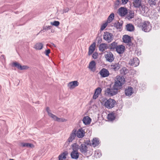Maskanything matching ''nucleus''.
Masks as SVG:
<instances>
[{
    "instance_id": "32",
    "label": "nucleus",
    "mask_w": 160,
    "mask_h": 160,
    "mask_svg": "<svg viewBox=\"0 0 160 160\" xmlns=\"http://www.w3.org/2000/svg\"><path fill=\"white\" fill-rule=\"evenodd\" d=\"M122 22H116L114 24V26L117 29H120L122 28Z\"/></svg>"
},
{
    "instance_id": "12",
    "label": "nucleus",
    "mask_w": 160,
    "mask_h": 160,
    "mask_svg": "<svg viewBox=\"0 0 160 160\" xmlns=\"http://www.w3.org/2000/svg\"><path fill=\"white\" fill-rule=\"evenodd\" d=\"M118 14L122 17L124 16L128 13V10L125 8L121 7L118 10Z\"/></svg>"
},
{
    "instance_id": "18",
    "label": "nucleus",
    "mask_w": 160,
    "mask_h": 160,
    "mask_svg": "<svg viewBox=\"0 0 160 160\" xmlns=\"http://www.w3.org/2000/svg\"><path fill=\"white\" fill-rule=\"evenodd\" d=\"M121 65L119 62L112 63L111 65V68L113 69L114 71L118 70L120 68Z\"/></svg>"
},
{
    "instance_id": "35",
    "label": "nucleus",
    "mask_w": 160,
    "mask_h": 160,
    "mask_svg": "<svg viewBox=\"0 0 160 160\" xmlns=\"http://www.w3.org/2000/svg\"><path fill=\"white\" fill-rule=\"evenodd\" d=\"M114 17V14L113 13H111L110 15L108 17L107 20V23L111 22L112 20L113 19Z\"/></svg>"
},
{
    "instance_id": "14",
    "label": "nucleus",
    "mask_w": 160,
    "mask_h": 160,
    "mask_svg": "<svg viewBox=\"0 0 160 160\" xmlns=\"http://www.w3.org/2000/svg\"><path fill=\"white\" fill-rule=\"evenodd\" d=\"M79 85V82L77 81H74L69 82L68 85L70 89H72L78 86Z\"/></svg>"
},
{
    "instance_id": "43",
    "label": "nucleus",
    "mask_w": 160,
    "mask_h": 160,
    "mask_svg": "<svg viewBox=\"0 0 160 160\" xmlns=\"http://www.w3.org/2000/svg\"><path fill=\"white\" fill-rule=\"evenodd\" d=\"M108 25V23L106 22L102 25L101 27L100 30L101 31H102Z\"/></svg>"
},
{
    "instance_id": "37",
    "label": "nucleus",
    "mask_w": 160,
    "mask_h": 160,
    "mask_svg": "<svg viewBox=\"0 0 160 160\" xmlns=\"http://www.w3.org/2000/svg\"><path fill=\"white\" fill-rule=\"evenodd\" d=\"M149 5L151 7H153L156 4L157 0H148Z\"/></svg>"
},
{
    "instance_id": "46",
    "label": "nucleus",
    "mask_w": 160,
    "mask_h": 160,
    "mask_svg": "<svg viewBox=\"0 0 160 160\" xmlns=\"http://www.w3.org/2000/svg\"><path fill=\"white\" fill-rule=\"evenodd\" d=\"M28 68V67L27 66L24 65L23 66H22L21 65V67L20 68V70H25V69H27Z\"/></svg>"
},
{
    "instance_id": "31",
    "label": "nucleus",
    "mask_w": 160,
    "mask_h": 160,
    "mask_svg": "<svg viewBox=\"0 0 160 160\" xmlns=\"http://www.w3.org/2000/svg\"><path fill=\"white\" fill-rule=\"evenodd\" d=\"M52 26H44L42 27V30L37 35L40 33L42 31L43 32H46L49 30L51 29Z\"/></svg>"
},
{
    "instance_id": "26",
    "label": "nucleus",
    "mask_w": 160,
    "mask_h": 160,
    "mask_svg": "<svg viewBox=\"0 0 160 160\" xmlns=\"http://www.w3.org/2000/svg\"><path fill=\"white\" fill-rule=\"evenodd\" d=\"M91 119L88 116L84 117L83 119V122L85 125L89 124L91 122Z\"/></svg>"
},
{
    "instance_id": "16",
    "label": "nucleus",
    "mask_w": 160,
    "mask_h": 160,
    "mask_svg": "<svg viewBox=\"0 0 160 160\" xmlns=\"http://www.w3.org/2000/svg\"><path fill=\"white\" fill-rule=\"evenodd\" d=\"M102 91V89L100 88H97L95 91L93 98L94 99H96L98 97L99 94H100Z\"/></svg>"
},
{
    "instance_id": "6",
    "label": "nucleus",
    "mask_w": 160,
    "mask_h": 160,
    "mask_svg": "<svg viewBox=\"0 0 160 160\" xmlns=\"http://www.w3.org/2000/svg\"><path fill=\"white\" fill-rule=\"evenodd\" d=\"M103 39L109 43L111 42L113 40V34L108 32H105L103 35Z\"/></svg>"
},
{
    "instance_id": "36",
    "label": "nucleus",
    "mask_w": 160,
    "mask_h": 160,
    "mask_svg": "<svg viewBox=\"0 0 160 160\" xmlns=\"http://www.w3.org/2000/svg\"><path fill=\"white\" fill-rule=\"evenodd\" d=\"M43 47V45L42 43H37L35 46L34 48L37 49L41 50L42 48Z\"/></svg>"
},
{
    "instance_id": "20",
    "label": "nucleus",
    "mask_w": 160,
    "mask_h": 160,
    "mask_svg": "<svg viewBox=\"0 0 160 160\" xmlns=\"http://www.w3.org/2000/svg\"><path fill=\"white\" fill-rule=\"evenodd\" d=\"M122 40L123 42L125 43H129L131 42V37L128 35H124L123 36Z\"/></svg>"
},
{
    "instance_id": "30",
    "label": "nucleus",
    "mask_w": 160,
    "mask_h": 160,
    "mask_svg": "<svg viewBox=\"0 0 160 160\" xmlns=\"http://www.w3.org/2000/svg\"><path fill=\"white\" fill-rule=\"evenodd\" d=\"M71 158L74 159H77L79 156L78 152H75V151H72L71 153Z\"/></svg>"
},
{
    "instance_id": "50",
    "label": "nucleus",
    "mask_w": 160,
    "mask_h": 160,
    "mask_svg": "<svg viewBox=\"0 0 160 160\" xmlns=\"http://www.w3.org/2000/svg\"><path fill=\"white\" fill-rule=\"evenodd\" d=\"M128 1V0H122V3L123 4H126Z\"/></svg>"
},
{
    "instance_id": "51",
    "label": "nucleus",
    "mask_w": 160,
    "mask_h": 160,
    "mask_svg": "<svg viewBox=\"0 0 160 160\" xmlns=\"http://www.w3.org/2000/svg\"><path fill=\"white\" fill-rule=\"evenodd\" d=\"M0 58L1 59H3V60H5V57L4 55H2L0 57Z\"/></svg>"
},
{
    "instance_id": "10",
    "label": "nucleus",
    "mask_w": 160,
    "mask_h": 160,
    "mask_svg": "<svg viewBox=\"0 0 160 160\" xmlns=\"http://www.w3.org/2000/svg\"><path fill=\"white\" fill-rule=\"evenodd\" d=\"M105 58L107 61L109 62H112L114 59L113 55L111 52H107V54L105 55Z\"/></svg>"
},
{
    "instance_id": "7",
    "label": "nucleus",
    "mask_w": 160,
    "mask_h": 160,
    "mask_svg": "<svg viewBox=\"0 0 160 160\" xmlns=\"http://www.w3.org/2000/svg\"><path fill=\"white\" fill-rule=\"evenodd\" d=\"M139 63V61L136 57L131 59L130 60L129 64L131 66L136 67L138 66Z\"/></svg>"
},
{
    "instance_id": "13",
    "label": "nucleus",
    "mask_w": 160,
    "mask_h": 160,
    "mask_svg": "<svg viewBox=\"0 0 160 160\" xmlns=\"http://www.w3.org/2000/svg\"><path fill=\"white\" fill-rule=\"evenodd\" d=\"M99 73L102 77H106L108 76L109 72L108 70L103 68L100 71Z\"/></svg>"
},
{
    "instance_id": "15",
    "label": "nucleus",
    "mask_w": 160,
    "mask_h": 160,
    "mask_svg": "<svg viewBox=\"0 0 160 160\" xmlns=\"http://www.w3.org/2000/svg\"><path fill=\"white\" fill-rule=\"evenodd\" d=\"M125 49V47L123 45H121L118 46L116 50L119 54H122L124 52Z\"/></svg>"
},
{
    "instance_id": "44",
    "label": "nucleus",
    "mask_w": 160,
    "mask_h": 160,
    "mask_svg": "<svg viewBox=\"0 0 160 160\" xmlns=\"http://www.w3.org/2000/svg\"><path fill=\"white\" fill-rule=\"evenodd\" d=\"M49 116L52 118L54 120L56 121L57 117L52 113H49Z\"/></svg>"
},
{
    "instance_id": "33",
    "label": "nucleus",
    "mask_w": 160,
    "mask_h": 160,
    "mask_svg": "<svg viewBox=\"0 0 160 160\" xmlns=\"http://www.w3.org/2000/svg\"><path fill=\"white\" fill-rule=\"evenodd\" d=\"M107 118L108 120L110 121H112L115 118L114 113H112L108 114Z\"/></svg>"
},
{
    "instance_id": "41",
    "label": "nucleus",
    "mask_w": 160,
    "mask_h": 160,
    "mask_svg": "<svg viewBox=\"0 0 160 160\" xmlns=\"http://www.w3.org/2000/svg\"><path fill=\"white\" fill-rule=\"evenodd\" d=\"M51 24L55 26H58L59 25L60 22L58 21H54L53 22H51Z\"/></svg>"
},
{
    "instance_id": "40",
    "label": "nucleus",
    "mask_w": 160,
    "mask_h": 160,
    "mask_svg": "<svg viewBox=\"0 0 160 160\" xmlns=\"http://www.w3.org/2000/svg\"><path fill=\"white\" fill-rule=\"evenodd\" d=\"M12 65L13 66L17 67L19 69H20V68L21 67V64L16 62H13L12 63Z\"/></svg>"
},
{
    "instance_id": "42",
    "label": "nucleus",
    "mask_w": 160,
    "mask_h": 160,
    "mask_svg": "<svg viewBox=\"0 0 160 160\" xmlns=\"http://www.w3.org/2000/svg\"><path fill=\"white\" fill-rule=\"evenodd\" d=\"M67 121V120L63 118H60L57 117L56 121L58 122H64Z\"/></svg>"
},
{
    "instance_id": "21",
    "label": "nucleus",
    "mask_w": 160,
    "mask_h": 160,
    "mask_svg": "<svg viewBox=\"0 0 160 160\" xmlns=\"http://www.w3.org/2000/svg\"><path fill=\"white\" fill-rule=\"evenodd\" d=\"M67 152L65 151L61 154L58 157L59 160H65L66 158V156L68 155Z\"/></svg>"
},
{
    "instance_id": "3",
    "label": "nucleus",
    "mask_w": 160,
    "mask_h": 160,
    "mask_svg": "<svg viewBox=\"0 0 160 160\" xmlns=\"http://www.w3.org/2000/svg\"><path fill=\"white\" fill-rule=\"evenodd\" d=\"M118 90L113 86L112 88H107L105 90V93L108 95L112 96L118 93Z\"/></svg>"
},
{
    "instance_id": "22",
    "label": "nucleus",
    "mask_w": 160,
    "mask_h": 160,
    "mask_svg": "<svg viewBox=\"0 0 160 160\" xmlns=\"http://www.w3.org/2000/svg\"><path fill=\"white\" fill-rule=\"evenodd\" d=\"M99 48L100 51L103 52L108 48L107 44L105 43H102L99 45Z\"/></svg>"
},
{
    "instance_id": "34",
    "label": "nucleus",
    "mask_w": 160,
    "mask_h": 160,
    "mask_svg": "<svg viewBox=\"0 0 160 160\" xmlns=\"http://www.w3.org/2000/svg\"><path fill=\"white\" fill-rule=\"evenodd\" d=\"M134 14L133 11H130L127 15V18L129 20L132 19L134 17Z\"/></svg>"
},
{
    "instance_id": "19",
    "label": "nucleus",
    "mask_w": 160,
    "mask_h": 160,
    "mask_svg": "<svg viewBox=\"0 0 160 160\" xmlns=\"http://www.w3.org/2000/svg\"><path fill=\"white\" fill-rule=\"evenodd\" d=\"M96 43L93 42L89 47L88 54L89 55H91L95 49Z\"/></svg>"
},
{
    "instance_id": "9",
    "label": "nucleus",
    "mask_w": 160,
    "mask_h": 160,
    "mask_svg": "<svg viewBox=\"0 0 160 160\" xmlns=\"http://www.w3.org/2000/svg\"><path fill=\"white\" fill-rule=\"evenodd\" d=\"M133 88L131 86H128L125 90V93L126 96H130L133 93Z\"/></svg>"
},
{
    "instance_id": "8",
    "label": "nucleus",
    "mask_w": 160,
    "mask_h": 160,
    "mask_svg": "<svg viewBox=\"0 0 160 160\" xmlns=\"http://www.w3.org/2000/svg\"><path fill=\"white\" fill-rule=\"evenodd\" d=\"M76 132L77 130L76 129H74L73 130L70 134V137L68 139V141L69 142H72L73 140L75 139L77 136Z\"/></svg>"
},
{
    "instance_id": "38",
    "label": "nucleus",
    "mask_w": 160,
    "mask_h": 160,
    "mask_svg": "<svg viewBox=\"0 0 160 160\" xmlns=\"http://www.w3.org/2000/svg\"><path fill=\"white\" fill-rule=\"evenodd\" d=\"M72 148L73 149L72 151H75V152H78V150L79 149V147L78 145L76 143L72 145Z\"/></svg>"
},
{
    "instance_id": "17",
    "label": "nucleus",
    "mask_w": 160,
    "mask_h": 160,
    "mask_svg": "<svg viewBox=\"0 0 160 160\" xmlns=\"http://www.w3.org/2000/svg\"><path fill=\"white\" fill-rule=\"evenodd\" d=\"M96 63L94 61L90 62L88 68L92 71L94 72L96 70Z\"/></svg>"
},
{
    "instance_id": "24",
    "label": "nucleus",
    "mask_w": 160,
    "mask_h": 160,
    "mask_svg": "<svg viewBox=\"0 0 160 160\" xmlns=\"http://www.w3.org/2000/svg\"><path fill=\"white\" fill-rule=\"evenodd\" d=\"M21 145L23 147H27L32 148L34 147V145L33 144L29 143L22 142L21 143Z\"/></svg>"
},
{
    "instance_id": "29",
    "label": "nucleus",
    "mask_w": 160,
    "mask_h": 160,
    "mask_svg": "<svg viewBox=\"0 0 160 160\" xmlns=\"http://www.w3.org/2000/svg\"><path fill=\"white\" fill-rule=\"evenodd\" d=\"M127 30L129 32H132L134 30V26L131 24H128L126 25Z\"/></svg>"
},
{
    "instance_id": "2",
    "label": "nucleus",
    "mask_w": 160,
    "mask_h": 160,
    "mask_svg": "<svg viewBox=\"0 0 160 160\" xmlns=\"http://www.w3.org/2000/svg\"><path fill=\"white\" fill-rule=\"evenodd\" d=\"M125 79L122 76H117L115 81L114 85V87L118 89H121L124 84Z\"/></svg>"
},
{
    "instance_id": "49",
    "label": "nucleus",
    "mask_w": 160,
    "mask_h": 160,
    "mask_svg": "<svg viewBox=\"0 0 160 160\" xmlns=\"http://www.w3.org/2000/svg\"><path fill=\"white\" fill-rule=\"evenodd\" d=\"M46 110L47 112H48V115H49V113H51L50 112V110L49 107H47L46 108Z\"/></svg>"
},
{
    "instance_id": "28",
    "label": "nucleus",
    "mask_w": 160,
    "mask_h": 160,
    "mask_svg": "<svg viewBox=\"0 0 160 160\" xmlns=\"http://www.w3.org/2000/svg\"><path fill=\"white\" fill-rule=\"evenodd\" d=\"M118 43L115 42H113L110 45V49L112 50H116L118 46Z\"/></svg>"
},
{
    "instance_id": "11",
    "label": "nucleus",
    "mask_w": 160,
    "mask_h": 160,
    "mask_svg": "<svg viewBox=\"0 0 160 160\" xmlns=\"http://www.w3.org/2000/svg\"><path fill=\"white\" fill-rule=\"evenodd\" d=\"M85 132L84 130L82 128H79L78 131L77 130V136L79 138H82L85 136Z\"/></svg>"
},
{
    "instance_id": "45",
    "label": "nucleus",
    "mask_w": 160,
    "mask_h": 160,
    "mask_svg": "<svg viewBox=\"0 0 160 160\" xmlns=\"http://www.w3.org/2000/svg\"><path fill=\"white\" fill-rule=\"evenodd\" d=\"M120 1L119 0H117L114 2V5L116 7H118L120 4H121Z\"/></svg>"
},
{
    "instance_id": "52",
    "label": "nucleus",
    "mask_w": 160,
    "mask_h": 160,
    "mask_svg": "<svg viewBox=\"0 0 160 160\" xmlns=\"http://www.w3.org/2000/svg\"><path fill=\"white\" fill-rule=\"evenodd\" d=\"M69 10V8H65L64 9V12H68V11Z\"/></svg>"
},
{
    "instance_id": "47",
    "label": "nucleus",
    "mask_w": 160,
    "mask_h": 160,
    "mask_svg": "<svg viewBox=\"0 0 160 160\" xmlns=\"http://www.w3.org/2000/svg\"><path fill=\"white\" fill-rule=\"evenodd\" d=\"M50 52V50L49 49H48L47 50H46L45 52V55L47 56H48L49 53Z\"/></svg>"
},
{
    "instance_id": "5",
    "label": "nucleus",
    "mask_w": 160,
    "mask_h": 160,
    "mask_svg": "<svg viewBox=\"0 0 160 160\" xmlns=\"http://www.w3.org/2000/svg\"><path fill=\"white\" fill-rule=\"evenodd\" d=\"M116 103V101L114 99L109 98L108 100L106 99L104 105L107 108L110 109L114 107Z\"/></svg>"
},
{
    "instance_id": "27",
    "label": "nucleus",
    "mask_w": 160,
    "mask_h": 160,
    "mask_svg": "<svg viewBox=\"0 0 160 160\" xmlns=\"http://www.w3.org/2000/svg\"><path fill=\"white\" fill-rule=\"evenodd\" d=\"M99 143V141L98 138H94L92 141V144L93 147L97 146Z\"/></svg>"
},
{
    "instance_id": "25",
    "label": "nucleus",
    "mask_w": 160,
    "mask_h": 160,
    "mask_svg": "<svg viewBox=\"0 0 160 160\" xmlns=\"http://www.w3.org/2000/svg\"><path fill=\"white\" fill-rule=\"evenodd\" d=\"M134 6L135 8H139L142 5L141 0H134L133 2Z\"/></svg>"
},
{
    "instance_id": "48",
    "label": "nucleus",
    "mask_w": 160,
    "mask_h": 160,
    "mask_svg": "<svg viewBox=\"0 0 160 160\" xmlns=\"http://www.w3.org/2000/svg\"><path fill=\"white\" fill-rule=\"evenodd\" d=\"M98 56V54L96 53H94L92 55V58L94 59H96L97 58Z\"/></svg>"
},
{
    "instance_id": "1",
    "label": "nucleus",
    "mask_w": 160,
    "mask_h": 160,
    "mask_svg": "<svg viewBox=\"0 0 160 160\" xmlns=\"http://www.w3.org/2000/svg\"><path fill=\"white\" fill-rule=\"evenodd\" d=\"M79 149L82 154L87 157L91 156L92 153V150L89 149V147L85 144H82L79 146Z\"/></svg>"
},
{
    "instance_id": "39",
    "label": "nucleus",
    "mask_w": 160,
    "mask_h": 160,
    "mask_svg": "<svg viewBox=\"0 0 160 160\" xmlns=\"http://www.w3.org/2000/svg\"><path fill=\"white\" fill-rule=\"evenodd\" d=\"M102 155L101 152L99 151H96L94 153L95 157L96 158H100Z\"/></svg>"
},
{
    "instance_id": "23",
    "label": "nucleus",
    "mask_w": 160,
    "mask_h": 160,
    "mask_svg": "<svg viewBox=\"0 0 160 160\" xmlns=\"http://www.w3.org/2000/svg\"><path fill=\"white\" fill-rule=\"evenodd\" d=\"M139 9L141 12V13L143 15H145L146 14V10L147 8L146 7L145 5H142L139 7Z\"/></svg>"
},
{
    "instance_id": "4",
    "label": "nucleus",
    "mask_w": 160,
    "mask_h": 160,
    "mask_svg": "<svg viewBox=\"0 0 160 160\" xmlns=\"http://www.w3.org/2000/svg\"><path fill=\"white\" fill-rule=\"evenodd\" d=\"M142 30L145 32H148L152 29V26L150 22L148 21H145L141 23Z\"/></svg>"
}]
</instances>
